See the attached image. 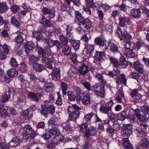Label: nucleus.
I'll list each match as a JSON object with an SVG mask.
<instances>
[{"instance_id": "49", "label": "nucleus", "mask_w": 149, "mask_h": 149, "mask_svg": "<svg viewBox=\"0 0 149 149\" xmlns=\"http://www.w3.org/2000/svg\"><path fill=\"white\" fill-rule=\"evenodd\" d=\"M54 59L53 58H50L49 57H45L44 56L42 57L41 59L42 62L45 63L46 64L49 63H53Z\"/></svg>"}, {"instance_id": "31", "label": "nucleus", "mask_w": 149, "mask_h": 149, "mask_svg": "<svg viewBox=\"0 0 149 149\" xmlns=\"http://www.w3.org/2000/svg\"><path fill=\"white\" fill-rule=\"evenodd\" d=\"M80 23L84 25V27L87 29L90 28L92 26V23L89 19L84 18L83 22Z\"/></svg>"}, {"instance_id": "16", "label": "nucleus", "mask_w": 149, "mask_h": 149, "mask_svg": "<svg viewBox=\"0 0 149 149\" xmlns=\"http://www.w3.org/2000/svg\"><path fill=\"white\" fill-rule=\"evenodd\" d=\"M21 141L20 139L18 137H15L9 143V144L10 146L15 148L19 144Z\"/></svg>"}, {"instance_id": "44", "label": "nucleus", "mask_w": 149, "mask_h": 149, "mask_svg": "<svg viewBox=\"0 0 149 149\" xmlns=\"http://www.w3.org/2000/svg\"><path fill=\"white\" fill-rule=\"evenodd\" d=\"M120 65L121 68H126L127 65V63L125 60V58L123 57L120 58Z\"/></svg>"}, {"instance_id": "55", "label": "nucleus", "mask_w": 149, "mask_h": 149, "mask_svg": "<svg viewBox=\"0 0 149 149\" xmlns=\"http://www.w3.org/2000/svg\"><path fill=\"white\" fill-rule=\"evenodd\" d=\"M41 33L39 32L34 31L33 32V36L37 40H40L41 38Z\"/></svg>"}, {"instance_id": "21", "label": "nucleus", "mask_w": 149, "mask_h": 149, "mask_svg": "<svg viewBox=\"0 0 149 149\" xmlns=\"http://www.w3.org/2000/svg\"><path fill=\"white\" fill-rule=\"evenodd\" d=\"M78 70L79 73L83 75L86 74L89 71L88 67L84 64H82L80 66Z\"/></svg>"}, {"instance_id": "7", "label": "nucleus", "mask_w": 149, "mask_h": 149, "mask_svg": "<svg viewBox=\"0 0 149 149\" xmlns=\"http://www.w3.org/2000/svg\"><path fill=\"white\" fill-rule=\"evenodd\" d=\"M113 104L112 101H111L107 102L104 105H102L99 109L100 112L105 114H107L111 111L112 106Z\"/></svg>"}, {"instance_id": "23", "label": "nucleus", "mask_w": 149, "mask_h": 149, "mask_svg": "<svg viewBox=\"0 0 149 149\" xmlns=\"http://www.w3.org/2000/svg\"><path fill=\"white\" fill-rule=\"evenodd\" d=\"M85 50L87 54L89 56L90 55L94 50V45L90 44L86 45L85 48Z\"/></svg>"}, {"instance_id": "57", "label": "nucleus", "mask_w": 149, "mask_h": 149, "mask_svg": "<svg viewBox=\"0 0 149 149\" xmlns=\"http://www.w3.org/2000/svg\"><path fill=\"white\" fill-rule=\"evenodd\" d=\"M26 10H21L19 11L17 13V15L19 19H22L26 15L27 12Z\"/></svg>"}, {"instance_id": "29", "label": "nucleus", "mask_w": 149, "mask_h": 149, "mask_svg": "<svg viewBox=\"0 0 149 149\" xmlns=\"http://www.w3.org/2000/svg\"><path fill=\"white\" fill-rule=\"evenodd\" d=\"M8 75L11 77H14L17 76L18 72L15 69H12L8 70L7 72Z\"/></svg>"}, {"instance_id": "34", "label": "nucleus", "mask_w": 149, "mask_h": 149, "mask_svg": "<svg viewBox=\"0 0 149 149\" xmlns=\"http://www.w3.org/2000/svg\"><path fill=\"white\" fill-rule=\"evenodd\" d=\"M10 22L13 25L16 27H18L20 25L19 22L15 16L11 17Z\"/></svg>"}, {"instance_id": "37", "label": "nucleus", "mask_w": 149, "mask_h": 149, "mask_svg": "<svg viewBox=\"0 0 149 149\" xmlns=\"http://www.w3.org/2000/svg\"><path fill=\"white\" fill-rule=\"evenodd\" d=\"M87 131L89 134L91 135H94L97 133L96 128L92 126L89 127Z\"/></svg>"}, {"instance_id": "54", "label": "nucleus", "mask_w": 149, "mask_h": 149, "mask_svg": "<svg viewBox=\"0 0 149 149\" xmlns=\"http://www.w3.org/2000/svg\"><path fill=\"white\" fill-rule=\"evenodd\" d=\"M91 38V36L89 33L83 35L81 37V40L85 42H87Z\"/></svg>"}, {"instance_id": "25", "label": "nucleus", "mask_w": 149, "mask_h": 149, "mask_svg": "<svg viewBox=\"0 0 149 149\" xmlns=\"http://www.w3.org/2000/svg\"><path fill=\"white\" fill-rule=\"evenodd\" d=\"M44 88L45 92H49L52 91L54 88V86L52 84L48 82L45 84Z\"/></svg>"}, {"instance_id": "32", "label": "nucleus", "mask_w": 149, "mask_h": 149, "mask_svg": "<svg viewBox=\"0 0 149 149\" xmlns=\"http://www.w3.org/2000/svg\"><path fill=\"white\" fill-rule=\"evenodd\" d=\"M55 40H54L50 38L46 37L45 38V43L47 44L49 47H52L54 45Z\"/></svg>"}, {"instance_id": "59", "label": "nucleus", "mask_w": 149, "mask_h": 149, "mask_svg": "<svg viewBox=\"0 0 149 149\" xmlns=\"http://www.w3.org/2000/svg\"><path fill=\"white\" fill-rule=\"evenodd\" d=\"M81 84L83 85L84 87L88 91L91 90V87L89 83L87 81L82 82Z\"/></svg>"}, {"instance_id": "53", "label": "nucleus", "mask_w": 149, "mask_h": 149, "mask_svg": "<svg viewBox=\"0 0 149 149\" xmlns=\"http://www.w3.org/2000/svg\"><path fill=\"white\" fill-rule=\"evenodd\" d=\"M59 39L63 45H67L68 43V41L67 38L64 35H61L59 37Z\"/></svg>"}, {"instance_id": "11", "label": "nucleus", "mask_w": 149, "mask_h": 149, "mask_svg": "<svg viewBox=\"0 0 149 149\" xmlns=\"http://www.w3.org/2000/svg\"><path fill=\"white\" fill-rule=\"evenodd\" d=\"M42 12L45 15L48 14V17L50 19L54 17L55 15V11L54 8L50 9L47 7H43L42 9Z\"/></svg>"}, {"instance_id": "14", "label": "nucleus", "mask_w": 149, "mask_h": 149, "mask_svg": "<svg viewBox=\"0 0 149 149\" xmlns=\"http://www.w3.org/2000/svg\"><path fill=\"white\" fill-rule=\"evenodd\" d=\"M60 71L57 68H55L53 70L51 74L52 79L55 81H58L60 78Z\"/></svg>"}, {"instance_id": "39", "label": "nucleus", "mask_w": 149, "mask_h": 149, "mask_svg": "<svg viewBox=\"0 0 149 149\" xmlns=\"http://www.w3.org/2000/svg\"><path fill=\"white\" fill-rule=\"evenodd\" d=\"M122 39L123 38L124 40L127 41L130 40L132 37L131 35L127 32L126 31H124Z\"/></svg>"}, {"instance_id": "28", "label": "nucleus", "mask_w": 149, "mask_h": 149, "mask_svg": "<svg viewBox=\"0 0 149 149\" xmlns=\"http://www.w3.org/2000/svg\"><path fill=\"white\" fill-rule=\"evenodd\" d=\"M8 8H9L6 3H0V13H6Z\"/></svg>"}, {"instance_id": "22", "label": "nucleus", "mask_w": 149, "mask_h": 149, "mask_svg": "<svg viewBox=\"0 0 149 149\" xmlns=\"http://www.w3.org/2000/svg\"><path fill=\"white\" fill-rule=\"evenodd\" d=\"M141 14V10L139 9H133L131 10L130 14L135 18H139Z\"/></svg>"}, {"instance_id": "24", "label": "nucleus", "mask_w": 149, "mask_h": 149, "mask_svg": "<svg viewBox=\"0 0 149 149\" xmlns=\"http://www.w3.org/2000/svg\"><path fill=\"white\" fill-rule=\"evenodd\" d=\"M34 47L33 43L32 41H29L27 42L25 45V51L27 53L29 51L33 49Z\"/></svg>"}, {"instance_id": "38", "label": "nucleus", "mask_w": 149, "mask_h": 149, "mask_svg": "<svg viewBox=\"0 0 149 149\" xmlns=\"http://www.w3.org/2000/svg\"><path fill=\"white\" fill-rule=\"evenodd\" d=\"M74 90L76 92L77 95L82 94V95H84V94H88V91H81V89L77 86H75L74 87Z\"/></svg>"}, {"instance_id": "3", "label": "nucleus", "mask_w": 149, "mask_h": 149, "mask_svg": "<svg viewBox=\"0 0 149 149\" xmlns=\"http://www.w3.org/2000/svg\"><path fill=\"white\" fill-rule=\"evenodd\" d=\"M81 109V108L76 105L68 106L67 113L70 119L71 120H74L77 118L79 115V111Z\"/></svg>"}, {"instance_id": "4", "label": "nucleus", "mask_w": 149, "mask_h": 149, "mask_svg": "<svg viewBox=\"0 0 149 149\" xmlns=\"http://www.w3.org/2000/svg\"><path fill=\"white\" fill-rule=\"evenodd\" d=\"M16 113L15 110L12 107H10L0 104V116L6 118L10 116L9 114L14 115Z\"/></svg>"}, {"instance_id": "10", "label": "nucleus", "mask_w": 149, "mask_h": 149, "mask_svg": "<svg viewBox=\"0 0 149 149\" xmlns=\"http://www.w3.org/2000/svg\"><path fill=\"white\" fill-rule=\"evenodd\" d=\"M119 23L118 25L121 27H125L128 28L126 26L130 24V22L129 18L126 16L120 17L119 18Z\"/></svg>"}, {"instance_id": "62", "label": "nucleus", "mask_w": 149, "mask_h": 149, "mask_svg": "<svg viewBox=\"0 0 149 149\" xmlns=\"http://www.w3.org/2000/svg\"><path fill=\"white\" fill-rule=\"evenodd\" d=\"M148 129H149L148 125L146 124H140L139 126V128H138L139 130H142L143 131L147 132Z\"/></svg>"}, {"instance_id": "48", "label": "nucleus", "mask_w": 149, "mask_h": 149, "mask_svg": "<svg viewBox=\"0 0 149 149\" xmlns=\"http://www.w3.org/2000/svg\"><path fill=\"white\" fill-rule=\"evenodd\" d=\"M72 44V46L75 51H77L79 48L80 42L78 40H75L71 43Z\"/></svg>"}, {"instance_id": "2", "label": "nucleus", "mask_w": 149, "mask_h": 149, "mask_svg": "<svg viewBox=\"0 0 149 149\" xmlns=\"http://www.w3.org/2000/svg\"><path fill=\"white\" fill-rule=\"evenodd\" d=\"M105 73L106 75L113 78L116 80L118 85H120L122 82L126 85L127 80L125 75L123 74H121L119 70H117L116 72H114L111 71H107Z\"/></svg>"}, {"instance_id": "33", "label": "nucleus", "mask_w": 149, "mask_h": 149, "mask_svg": "<svg viewBox=\"0 0 149 149\" xmlns=\"http://www.w3.org/2000/svg\"><path fill=\"white\" fill-rule=\"evenodd\" d=\"M33 68L35 71L38 72H41L44 69L43 66L39 63L34 64Z\"/></svg>"}, {"instance_id": "5", "label": "nucleus", "mask_w": 149, "mask_h": 149, "mask_svg": "<svg viewBox=\"0 0 149 149\" xmlns=\"http://www.w3.org/2000/svg\"><path fill=\"white\" fill-rule=\"evenodd\" d=\"M95 94L98 97L101 98L105 97L104 86L102 84L98 83L96 84L93 87Z\"/></svg>"}, {"instance_id": "50", "label": "nucleus", "mask_w": 149, "mask_h": 149, "mask_svg": "<svg viewBox=\"0 0 149 149\" xmlns=\"http://www.w3.org/2000/svg\"><path fill=\"white\" fill-rule=\"evenodd\" d=\"M92 144L91 143V141L88 140L85 142L83 146V148L84 149L91 148H92Z\"/></svg>"}, {"instance_id": "58", "label": "nucleus", "mask_w": 149, "mask_h": 149, "mask_svg": "<svg viewBox=\"0 0 149 149\" xmlns=\"http://www.w3.org/2000/svg\"><path fill=\"white\" fill-rule=\"evenodd\" d=\"M9 98V97L5 93H3L0 95V100L4 102L7 101Z\"/></svg>"}, {"instance_id": "15", "label": "nucleus", "mask_w": 149, "mask_h": 149, "mask_svg": "<svg viewBox=\"0 0 149 149\" xmlns=\"http://www.w3.org/2000/svg\"><path fill=\"white\" fill-rule=\"evenodd\" d=\"M133 67L136 70L140 73H142L144 71L143 65L138 61H135L134 63Z\"/></svg>"}, {"instance_id": "41", "label": "nucleus", "mask_w": 149, "mask_h": 149, "mask_svg": "<svg viewBox=\"0 0 149 149\" xmlns=\"http://www.w3.org/2000/svg\"><path fill=\"white\" fill-rule=\"evenodd\" d=\"M61 87L63 95H66L67 94V91L68 88L67 84L61 81Z\"/></svg>"}, {"instance_id": "56", "label": "nucleus", "mask_w": 149, "mask_h": 149, "mask_svg": "<svg viewBox=\"0 0 149 149\" xmlns=\"http://www.w3.org/2000/svg\"><path fill=\"white\" fill-rule=\"evenodd\" d=\"M94 114L93 113H88L84 116V119L87 122L90 121L93 116Z\"/></svg>"}, {"instance_id": "63", "label": "nucleus", "mask_w": 149, "mask_h": 149, "mask_svg": "<svg viewBox=\"0 0 149 149\" xmlns=\"http://www.w3.org/2000/svg\"><path fill=\"white\" fill-rule=\"evenodd\" d=\"M112 127L114 128L116 132L120 130V127L119 125L117 123V122L116 120H115L114 122L112 123Z\"/></svg>"}, {"instance_id": "6", "label": "nucleus", "mask_w": 149, "mask_h": 149, "mask_svg": "<svg viewBox=\"0 0 149 149\" xmlns=\"http://www.w3.org/2000/svg\"><path fill=\"white\" fill-rule=\"evenodd\" d=\"M134 112L137 118L140 121L144 122L148 119L149 114L146 113L142 112L138 108L134 110Z\"/></svg>"}, {"instance_id": "17", "label": "nucleus", "mask_w": 149, "mask_h": 149, "mask_svg": "<svg viewBox=\"0 0 149 149\" xmlns=\"http://www.w3.org/2000/svg\"><path fill=\"white\" fill-rule=\"evenodd\" d=\"M123 132L126 136L128 137L132 134V126L130 124L124 125L123 127Z\"/></svg>"}, {"instance_id": "13", "label": "nucleus", "mask_w": 149, "mask_h": 149, "mask_svg": "<svg viewBox=\"0 0 149 149\" xmlns=\"http://www.w3.org/2000/svg\"><path fill=\"white\" fill-rule=\"evenodd\" d=\"M96 53L94 56L95 60L100 61H105L107 58L104 53L102 52L96 51Z\"/></svg>"}, {"instance_id": "47", "label": "nucleus", "mask_w": 149, "mask_h": 149, "mask_svg": "<svg viewBox=\"0 0 149 149\" xmlns=\"http://www.w3.org/2000/svg\"><path fill=\"white\" fill-rule=\"evenodd\" d=\"M124 54L127 58H133L135 56V53L132 51V50L125 51Z\"/></svg>"}, {"instance_id": "46", "label": "nucleus", "mask_w": 149, "mask_h": 149, "mask_svg": "<svg viewBox=\"0 0 149 149\" xmlns=\"http://www.w3.org/2000/svg\"><path fill=\"white\" fill-rule=\"evenodd\" d=\"M64 46L63 52L65 55H68L70 54L71 51V49L69 46L67 45H64Z\"/></svg>"}, {"instance_id": "60", "label": "nucleus", "mask_w": 149, "mask_h": 149, "mask_svg": "<svg viewBox=\"0 0 149 149\" xmlns=\"http://www.w3.org/2000/svg\"><path fill=\"white\" fill-rule=\"evenodd\" d=\"M123 33L120 28L118 27L117 29L116 30V35L118 37L120 40L122 39Z\"/></svg>"}, {"instance_id": "43", "label": "nucleus", "mask_w": 149, "mask_h": 149, "mask_svg": "<svg viewBox=\"0 0 149 149\" xmlns=\"http://www.w3.org/2000/svg\"><path fill=\"white\" fill-rule=\"evenodd\" d=\"M94 77L97 78L98 80L103 84H106V81L105 79L104 78L101 74L98 73L95 74Z\"/></svg>"}, {"instance_id": "52", "label": "nucleus", "mask_w": 149, "mask_h": 149, "mask_svg": "<svg viewBox=\"0 0 149 149\" xmlns=\"http://www.w3.org/2000/svg\"><path fill=\"white\" fill-rule=\"evenodd\" d=\"M110 60L111 61L114 67L118 68L119 65V63L116 58H114L110 57L109 58Z\"/></svg>"}, {"instance_id": "36", "label": "nucleus", "mask_w": 149, "mask_h": 149, "mask_svg": "<svg viewBox=\"0 0 149 149\" xmlns=\"http://www.w3.org/2000/svg\"><path fill=\"white\" fill-rule=\"evenodd\" d=\"M22 35H23L22 33L20 32V34L18 35L15 38L14 40L17 43L22 44L23 42L24 39Z\"/></svg>"}, {"instance_id": "12", "label": "nucleus", "mask_w": 149, "mask_h": 149, "mask_svg": "<svg viewBox=\"0 0 149 149\" xmlns=\"http://www.w3.org/2000/svg\"><path fill=\"white\" fill-rule=\"evenodd\" d=\"M121 86L117 91L115 99L118 102H121L123 100L125 99V95L122 90V86L121 84Z\"/></svg>"}, {"instance_id": "26", "label": "nucleus", "mask_w": 149, "mask_h": 149, "mask_svg": "<svg viewBox=\"0 0 149 149\" xmlns=\"http://www.w3.org/2000/svg\"><path fill=\"white\" fill-rule=\"evenodd\" d=\"M63 128L67 132H70L73 131V129L71 127L70 124L69 123V120H67L66 122L62 124Z\"/></svg>"}, {"instance_id": "64", "label": "nucleus", "mask_w": 149, "mask_h": 149, "mask_svg": "<svg viewBox=\"0 0 149 149\" xmlns=\"http://www.w3.org/2000/svg\"><path fill=\"white\" fill-rule=\"evenodd\" d=\"M146 45L143 42L140 41H137L135 44L136 47L138 49H140L141 47H145V46Z\"/></svg>"}, {"instance_id": "61", "label": "nucleus", "mask_w": 149, "mask_h": 149, "mask_svg": "<svg viewBox=\"0 0 149 149\" xmlns=\"http://www.w3.org/2000/svg\"><path fill=\"white\" fill-rule=\"evenodd\" d=\"M10 9L13 13H15L20 9V8L17 5H14L11 6Z\"/></svg>"}, {"instance_id": "9", "label": "nucleus", "mask_w": 149, "mask_h": 149, "mask_svg": "<svg viewBox=\"0 0 149 149\" xmlns=\"http://www.w3.org/2000/svg\"><path fill=\"white\" fill-rule=\"evenodd\" d=\"M95 42L100 47H102L103 51L107 49V41L102 37H97L94 39Z\"/></svg>"}, {"instance_id": "8", "label": "nucleus", "mask_w": 149, "mask_h": 149, "mask_svg": "<svg viewBox=\"0 0 149 149\" xmlns=\"http://www.w3.org/2000/svg\"><path fill=\"white\" fill-rule=\"evenodd\" d=\"M107 48L106 50H104V52H105L109 49L113 53L119 52L118 47L115 44L114 41L113 39L110 40L109 41Z\"/></svg>"}, {"instance_id": "45", "label": "nucleus", "mask_w": 149, "mask_h": 149, "mask_svg": "<svg viewBox=\"0 0 149 149\" xmlns=\"http://www.w3.org/2000/svg\"><path fill=\"white\" fill-rule=\"evenodd\" d=\"M27 97L32 100L36 101H38V98L36 95L34 93L31 92H29L28 93Z\"/></svg>"}, {"instance_id": "27", "label": "nucleus", "mask_w": 149, "mask_h": 149, "mask_svg": "<svg viewBox=\"0 0 149 149\" xmlns=\"http://www.w3.org/2000/svg\"><path fill=\"white\" fill-rule=\"evenodd\" d=\"M49 131L50 134L55 136H58L60 133L59 129L57 127H52Z\"/></svg>"}, {"instance_id": "51", "label": "nucleus", "mask_w": 149, "mask_h": 149, "mask_svg": "<svg viewBox=\"0 0 149 149\" xmlns=\"http://www.w3.org/2000/svg\"><path fill=\"white\" fill-rule=\"evenodd\" d=\"M67 95L68 96V99L71 101H74L76 99V96L72 91H69L68 92Z\"/></svg>"}, {"instance_id": "20", "label": "nucleus", "mask_w": 149, "mask_h": 149, "mask_svg": "<svg viewBox=\"0 0 149 149\" xmlns=\"http://www.w3.org/2000/svg\"><path fill=\"white\" fill-rule=\"evenodd\" d=\"M77 73L74 68L70 69L68 73V77L71 79H75L76 78Z\"/></svg>"}, {"instance_id": "40", "label": "nucleus", "mask_w": 149, "mask_h": 149, "mask_svg": "<svg viewBox=\"0 0 149 149\" xmlns=\"http://www.w3.org/2000/svg\"><path fill=\"white\" fill-rule=\"evenodd\" d=\"M75 17L80 23L81 22H83L84 18L81 15L80 13H79L78 11H75Z\"/></svg>"}, {"instance_id": "30", "label": "nucleus", "mask_w": 149, "mask_h": 149, "mask_svg": "<svg viewBox=\"0 0 149 149\" xmlns=\"http://www.w3.org/2000/svg\"><path fill=\"white\" fill-rule=\"evenodd\" d=\"M139 145L143 148H147L149 146V142L146 138H143L140 142Z\"/></svg>"}, {"instance_id": "35", "label": "nucleus", "mask_w": 149, "mask_h": 149, "mask_svg": "<svg viewBox=\"0 0 149 149\" xmlns=\"http://www.w3.org/2000/svg\"><path fill=\"white\" fill-rule=\"evenodd\" d=\"M88 125L87 123H84L79 126V129L81 132H86L87 131Z\"/></svg>"}, {"instance_id": "42", "label": "nucleus", "mask_w": 149, "mask_h": 149, "mask_svg": "<svg viewBox=\"0 0 149 149\" xmlns=\"http://www.w3.org/2000/svg\"><path fill=\"white\" fill-rule=\"evenodd\" d=\"M126 116V112L125 111H123L118 116V118L119 120L123 121L125 119Z\"/></svg>"}, {"instance_id": "1", "label": "nucleus", "mask_w": 149, "mask_h": 149, "mask_svg": "<svg viewBox=\"0 0 149 149\" xmlns=\"http://www.w3.org/2000/svg\"><path fill=\"white\" fill-rule=\"evenodd\" d=\"M22 136L23 139L27 141H31V144L35 143L34 138L38 134L29 125H26L22 128Z\"/></svg>"}, {"instance_id": "18", "label": "nucleus", "mask_w": 149, "mask_h": 149, "mask_svg": "<svg viewBox=\"0 0 149 149\" xmlns=\"http://www.w3.org/2000/svg\"><path fill=\"white\" fill-rule=\"evenodd\" d=\"M63 136L61 135L59 136H55L51 140V142L54 145H57L60 143L61 142L63 141Z\"/></svg>"}, {"instance_id": "19", "label": "nucleus", "mask_w": 149, "mask_h": 149, "mask_svg": "<svg viewBox=\"0 0 149 149\" xmlns=\"http://www.w3.org/2000/svg\"><path fill=\"white\" fill-rule=\"evenodd\" d=\"M88 94H84V97L81 99V101L85 105L88 106L91 103L90 97V94L88 91Z\"/></svg>"}]
</instances>
